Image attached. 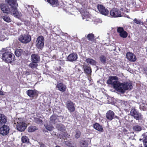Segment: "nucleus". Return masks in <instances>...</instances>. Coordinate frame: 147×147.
<instances>
[{"label": "nucleus", "instance_id": "4", "mask_svg": "<svg viewBox=\"0 0 147 147\" xmlns=\"http://www.w3.org/2000/svg\"><path fill=\"white\" fill-rule=\"evenodd\" d=\"M14 124L16 125L17 129L20 131H24L27 127L26 124L20 119H16L14 121Z\"/></svg>", "mask_w": 147, "mask_h": 147}, {"label": "nucleus", "instance_id": "9", "mask_svg": "<svg viewBox=\"0 0 147 147\" xmlns=\"http://www.w3.org/2000/svg\"><path fill=\"white\" fill-rule=\"evenodd\" d=\"M9 128L7 125H4L0 127V134L3 136L7 135L9 133Z\"/></svg>", "mask_w": 147, "mask_h": 147}, {"label": "nucleus", "instance_id": "15", "mask_svg": "<svg viewBox=\"0 0 147 147\" xmlns=\"http://www.w3.org/2000/svg\"><path fill=\"white\" fill-rule=\"evenodd\" d=\"M56 87L58 88V90L61 92H65L67 89L66 86L64 84L62 83L58 82Z\"/></svg>", "mask_w": 147, "mask_h": 147}, {"label": "nucleus", "instance_id": "53", "mask_svg": "<svg viewBox=\"0 0 147 147\" xmlns=\"http://www.w3.org/2000/svg\"><path fill=\"white\" fill-rule=\"evenodd\" d=\"M60 137V139H61V137Z\"/></svg>", "mask_w": 147, "mask_h": 147}, {"label": "nucleus", "instance_id": "39", "mask_svg": "<svg viewBox=\"0 0 147 147\" xmlns=\"http://www.w3.org/2000/svg\"><path fill=\"white\" fill-rule=\"evenodd\" d=\"M35 121L36 123L38 124H41L42 122V120L39 118H36L35 119Z\"/></svg>", "mask_w": 147, "mask_h": 147}, {"label": "nucleus", "instance_id": "18", "mask_svg": "<svg viewBox=\"0 0 147 147\" xmlns=\"http://www.w3.org/2000/svg\"><path fill=\"white\" fill-rule=\"evenodd\" d=\"M114 113L111 110L108 111L106 114V117L108 120H112L114 118Z\"/></svg>", "mask_w": 147, "mask_h": 147}, {"label": "nucleus", "instance_id": "31", "mask_svg": "<svg viewBox=\"0 0 147 147\" xmlns=\"http://www.w3.org/2000/svg\"><path fill=\"white\" fill-rule=\"evenodd\" d=\"M22 52V51L21 49H17L15 51V54L17 57L20 56Z\"/></svg>", "mask_w": 147, "mask_h": 147}, {"label": "nucleus", "instance_id": "38", "mask_svg": "<svg viewBox=\"0 0 147 147\" xmlns=\"http://www.w3.org/2000/svg\"><path fill=\"white\" fill-rule=\"evenodd\" d=\"M65 144L66 145L71 147H74L73 146V143L71 141H66L65 142Z\"/></svg>", "mask_w": 147, "mask_h": 147}, {"label": "nucleus", "instance_id": "29", "mask_svg": "<svg viewBox=\"0 0 147 147\" xmlns=\"http://www.w3.org/2000/svg\"><path fill=\"white\" fill-rule=\"evenodd\" d=\"M57 119L56 116L52 115L50 117V123L52 124H54Z\"/></svg>", "mask_w": 147, "mask_h": 147}, {"label": "nucleus", "instance_id": "25", "mask_svg": "<svg viewBox=\"0 0 147 147\" xmlns=\"http://www.w3.org/2000/svg\"><path fill=\"white\" fill-rule=\"evenodd\" d=\"M37 63L36 62L32 61L29 64V66L32 69L36 68L38 66Z\"/></svg>", "mask_w": 147, "mask_h": 147}, {"label": "nucleus", "instance_id": "11", "mask_svg": "<svg viewBox=\"0 0 147 147\" xmlns=\"http://www.w3.org/2000/svg\"><path fill=\"white\" fill-rule=\"evenodd\" d=\"M117 32L119 33L120 37L123 38H126L128 35L127 33L125 31L122 27H119L117 30Z\"/></svg>", "mask_w": 147, "mask_h": 147}, {"label": "nucleus", "instance_id": "6", "mask_svg": "<svg viewBox=\"0 0 147 147\" xmlns=\"http://www.w3.org/2000/svg\"><path fill=\"white\" fill-rule=\"evenodd\" d=\"M31 39V36L28 34H25L20 35L19 40L22 42L27 43L30 42Z\"/></svg>", "mask_w": 147, "mask_h": 147}, {"label": "nucleus", "instance_id": "51", "mask_svg": "<svg viewBox=\"0 0 147 147\" xmlns=\"http://www.w3.org/2000/svg\"><path fill=\"white\" fill-rule=\"evenodd\" d=\"M135 7H137V6H135Z\"/></svg>", "mask_w": 147, "mask_h": 147}, {"label": "nucleus", "instance_id": "17", "mask_svg": "<svg viewBox=\"0 0 147 147\" xmlns=\"http://www.w3.org/2000/svg\"><path fill=\"white\" fill-rule=\"evenodd\" d=\"M27 95L30 97H33L36 96L37 92L35 90H29L26 92Z\"/></svg>", "mask_w": 147, "mask_h": 147}, {"label": "nucleus", "instance_id": "32", "mask_svg": "<svg viewBox=\"0 0 147 147\" xmlns=\"http://www.w3.org/2000/svg\"><path fill=\"white\" fill-rule=\"evenodd\" d=\"M37 129L36 127L35 126H30L28 128V131L29 132H33Z\"/></svg>", "mask_w": 147, "mask_h": 147}, {"label": "nucleus", "instance_id": "40", "mask_svg": "<svg viewBox=\"0 0 147 147\" xmlns=\"http://www.w3.org/2000/svg\"><path fill=\"white\" fill-rule=\"evenodd\" d=\"M22 21L24 22L26 26H28L30 24V22L29 21L26 20L25 19H23Z\"/></svg>", "mask_w": 147, "mask_h": 147}, {"label": "nucleus", "instance_id": "36", "mask_svg": "<svg viewBox=\"0 0 147 147\" xmlns=\"http://www.w3.org/2000/svg\"><path fill=\"white\" fill-rule=\"evenodd\" d=\"M81 13L82 15L83 19H84V17L86 18L88 17L89 15V13L87 12L86 11V12H81Z\"/></svg>", "mask_w": 147, "mask_h": 147}, {"label": "nucleus", "instance_id": "30", "mask_svg": "<svg viewBox=\"0 0 147 147\" xmlns=\"http://www.w3.org/2000/svg\"><path fill=\"white\" fill-rule=\"evenodd\" d=\"M133 22L134 23L142 25L144 24L143 22L141 21V20L137 19L136 18H135L133 20Z\"/></svg>", "mask_w": 147, "mask_h": 147}, {"label": "nucleus", "instance_id": "2", "mask_svg": "<svg viewBox=\"0 0 147 147\" xmlns=\"http://www.w3.org/2000/svg\"><path fill=\"white\" fill-rule=\"evenodd\" d=\"M107 83L112 86L117 91L123 93L128 90H131L132 88L131 83L130 82L120 83L118 81V78L116 76H110L107 81Z\"/></svg>", "mask_w": 147, "mask_h": 147}, {"label": "nucleus", "instance_id": "28", "mask_svg": "<svg viewBox=\"0 0 147 147\" xmlns=\"http://www.w3.org/2000/svg\"><path fill=\"white\" fill-rule=\"evenodd\" d=\"M4 20L7 22H10L11 21L10 18L8 16L6 15L3 17Z\"/></svg>", "mask_w": 147, "mask_h": 147}, {"label": "nucleus", "instance_id": "21", "mask_svg": "<svg viewBox=\"0 0 147 147\" xmlns=\"http://www.w3.org/2000/svg\"><path fill=\"white\" fill-rule=\"evenodd\" d=\"M94 127L96 129L100 131H102L103 128L101 125L98 123H96L94 125Z\"/></svg>", "mask_w": 147, "mask_h": 147}, {"label": "nucleus", "instance_id": "35", "mask_svg": "<svg viewBox=\"0 0 147 147\" xmlns=\"http://www.w3.org/2000/svg\"><path fill=\"white\" fill-rule=\"evenodd\" d=\"M88 145V141L86 140H85L82 142L80 145L81 147H87Z\"/></svg>", "mask_w": 147, "mask_h": 147}, {"label": "nucleus", "instance_id": "3", "mask_svg": "<svg viewBox=\"0 0 147 147\" xmlns=\"http://www.w3.org/2000/svg\"><path fill=\"white\" fill-rule=\"evenodd\" d=\"M2 57L3 61L8 63H11L15 59L14 55L8 51L3 53Z\"/></svg>", "mask_w": 147, "mask_h": 147}, {"label": "nucleus", "instance_id": "12", "mask_svg": "<svg viewBox=\"0 0 147 147\" xmlns=\"http://www.w3.org/2000/svg\"><path fill=\"white\" fill-rule=\"evenodd\" d=\"M126 56L127 59L131 61L135 62L136 60L135 55L132 53H127Z\"/></svg>", "mask_w": 147, "mask_h": 147}, {"label": "nucleus", "instance_id": "16", "mask_svg": "<svg viewBox=\"0 0 147 147\" xmlns=\"http://www.w3.org/2000/svg\"><path fill=\"white\" fill-rule=\"evenodd\" d=\"M31 59L32 61L38 63L40 61V59L39 55L38 54H33L31 56Z\"/></svg>", "mask_w": 147, "mask_h": 147}, {"label": "nucleus", "instance_id": "19", "mask_svg": "<svg viewBox=\"0 0 147 147\" xmlns=\"http://www.w3.org/2000/svg\"><path fill=\"white\" fill-rule=\"evenodd\" d=\"M7 118L4 114L0 113V124L4 125L7 122Z\"/></svg>", "mask_w": 147, "mask_h": 147}, {"label": "nucleus", "instance_id": "43", "mask_svg": "<svg viewBox=\"0 0 147 147\" xmlns=\"http://www.w3.org/2000/svg\"><path fill=\"white\" fill-rule=\"evenodd\" d=\"M95 22L97 23H101L102 22V21L99 19H96L95 20Z\"/></svg>", "mask_w": 147, "mask_h": 147}, {"label": "nucleus", "instance_id": "22", "mask_svg": "<svg viewBox=\"0 0 147 147\" xmlns=\"http://www.w3.org/2000/svg\"><path fill=\"white\" fill-rule=\"evenodd\" d=\"M86 61L88 64L92 65H95L96 62L94 60L90 58H88L86 59Z\"/></svg>", "mask_w": 147, "mask_h": 147}, {"label": "nucleus", "instance_id": "14", "mask_svg": "<svg viewBox=\"0 0 147 147\" xmlns=\"http://www.w3.org/2000/svg\"><path fill=\"white\" fill-rule=\"evenodd\" d=\"M78 58V55L77 54L75 53H73L69 55L67 58V61L73 62L76 60Z\"/></svg>", "mask_w": 147, "mask_h": 147}, {"label": "nucleus", "instance_id": "27", "mask_svg": "<svg viewBox=\"0 0 147 147\" xmlns=\"http://www.w3.org/2000/svg\"><path fill=\"white\" fill-rule=\"evenodd\" d=\"M87 37L89 40L93 41L94 38V35L92 33L89 34L88 35Z\"/></svg>", "mask_w": 147, "mask_h": 147}, {"label": "nucleus", "instance_id": "44", "mask_svg": "<svg viewBox=\"0 0 147 147\" xmlns=\"http://www.w3.org/2000/svg\"><path fill=\"white\" fill-rule=\"evenodd\" d=\"M40 147H46L45 145L43 144H40Z\"/></svg>", "mask_w": 147, "mask_h": 147}, {"label": "nucleus", "instance_id": "50", "mask_svg": "<svg viewBox=\"0 0 147 147\" xmlns=\"http://www.w3.org/2000/svg\"><path fill=\"white\" fill-rule=\"evenodd\" d=\"M55 57V56H53V58H54V57Z\"/></svg>", "mask_w": 147, "mask_h": 147}, {"label": "nucleus", "instance_id": "5", "mask_svg": "<svg viewBox=\"0 0 147 147\" xmlns=\"http://www.w3.org/2000/svg\"><path fill=\"white\" fill-rule=\"evenodd\" d=\"M130 114L136 120H142L143 119V116L142 114L135 109H133L131 110Z\"/></svg>", "mask_w": 147, "mask_h": 147}, {"label": "nucleus", "instance_id": "10", "mask_svg": "<svg viewBox=\"0 0 147 147\" xmlns=\"http://www.w3.org/2000/svg\"><path fill=\"white\" fill-rule=\"evenodd\" d=\"M111 15L113 17H117L121 16V11L117 8H113L111 11Z\"/></svg>", "mask_w": 147, "mask_h": 147}, {"label": "nucleus", "instance_id": "37", "mask_svg": "<svg viewBox=\"0 0 147 147\" xmlns=\"http://www.w3.org/2000/svg\"><path fill=\"white\" fill-rule=\"evenodd\" d=\"M81 135V132L78 130H76V134H75V138H79Z\"/></svg>", "mask_w": 147, "mask_h": 147}, {"label": "nucleus", "instance_id": "7", "mask_svg": "<svg viewBox=\"0 0 147 147\" xmlns=\"http://www.w3.org/2000/svg\"><path fill=\"white\" fill-rule=\"evenodd\" d=\"M44 44V38L42 36H39L36 41V45L37 47L40 49H42L43 47Z\"/></svg>", "mask_w": 147, "mask_h": 147}, {"label": "nucleus", "instance_id": "34", "mask_svg": "<svg viewBox=\"0 0 147 147\" xmlns=\"http://www.w3.org/2000/svg\"><path fill=\"white\" fill-rule=\"evenodd\" d=\"M45 126L46 128L49 131H51L54 128V127L51 124L45 125Z\"/></svg>", "mask_w": 147, "mask_h": 147}, {"label": "nucleus", "instance_id": "33", "mask_svg": "<svg viewBox=\"0 0 147 147\" xmlns=\"http://www.w3.org/2000/svg\"><path fill=\"white\" fill-rule=\"evenodd\" d=\"M28 138L26 136H24L22 138V141L23 143H28L29 142Z\"/></svg>", "mask_w": 147, "mask_h": 147}, {"label": "nucleus", "instance_id": "48", "mask_svg": "<svg viewBox=\"0 0 147 147\" xmlns=\"http://www.w3.org/2000/svg\"><path fill=\"white\" fill-rule=\"evenodd\" d=\"M115 118H118V117L117 116H115Z\"/></svg>", "mask_w": 147, "mask_h": 147}, {"label": "nucleus", "instance_id": "23", "mask_svg": "<svg viewBox=\"0 0 147 147\" xmlns=\"http://www.w3.org/2000/svg\"><path fill=\"white\" fill-rule=\"evenodd\" d=\"M133 130L135 131H140L142 130V127L139 125H136L133 127Z\"/></svg>", "mask_w": 147, "mask_h": 147}, {"label": "nucleus", "instance_id": "8", "mask_svg": "<svg viewBox=\"0 0 147 147\" xmlns=\"http://www.w3.org/2000/svg\"><path fill=\"white\" fill-rule=\"evenodd\" d=\"M97 9L100 13L105 16L107 15L109 13L108 10L103 5H97Z\"/></svg>", "mask_w": 147, "mask_h": 147}, {"label": "nucleus", "instance_id": "52", "mask_svg": "<svg viewBox=\"0 0 147 147\" xmlns=\"http://www.w3.org/2000/svg\"><path fill=\"white\" fill-rule=\"evenodd\" d=\"M29 144H28V146H29Z\"/></svg>", "mask_w": 147, "mask_h": 147}, {"label": "nucleus", "instance_id": "13", "mask_svg": "<svg viewBox=\"0 0 147 147\" xmlns=\"http://www.w3.org/2000/svg\"><path fill=\"white\" fill-rule=\"evenodd\" d=\"M66 106L69 111L70 112H73L75 109L74 104L70 101L66 103Z\"/></svg>", "mask_w": 147, "mask_h": 147}, {"label": "nucleus", "instance_id": "54", "mask_svg": "<svg viewBox=\"0 0 147 147\" xmlns=\"http://www.w3.org/2000/svg\"><path fill=\"white\" fill-rule=\"evenodd\" d=\"M59 129L60 130V129ZM60 130H61V129H60Z\"/></svg>", "mask_w": 147, "mask_h": 147}, {"label": "nucleus", "instance_id": "45", "mask_svg": "<svg viewBox=\"0 0 147 147\" xmlns=\"http://www.w3.org/2000/svg\"><path fill=\"white\" fill-rule=\"evenodd\" d=\"M144 72L147 75V68L145 69L144 70Z\"/></svg>", "mask_w": 147, "mask_h": 147}, {"label": "nucleus", "instance_id": "49", "mask_svg": "<svg viewBox=\"0 0 147 147\" xmlns=\"http://www.w3.org/2000/svg\"><path fill=\"white\" fill-rule=\"evenodd\" d=\"M141 140H142V139H140V141H141Z\"/></svg>", "mask_w": 147, "mask_h": 147}, {"label": "nucleus", "instance_id": "46", "mask_svg": "<svg viewBox=\"0 0 147 147\" xmlns=\"http://www.w3.org/2000/svg\"><path fill=\"white\" fill-rule=\"evenodd\" d=\"M0 95H4L3 92L0 90Z\"/></svg>", "mask_w": 147, "mask_h": 147}, {"label": "nucleus", "instance_id": "20", "mask_svg": "<svg viewBox=\"0 0 147 147\" xmlns=\"http://www.w3.org/2000/svg\"><path fill=\"white\" fill-rule=\"evenodd\" d=\"M54 7L57 6L58 5V1L57 0H45Z\"/></svg>", "mask_w": 147, "mask_h": 147}, {"label": "nucleus", "instance_id": "26", "mask_svg": "<svg viewBox=\"0 0 147 147\" xmlns=\"http://www.w3.org/2000/svg\"><path fill=\"white\" fill-rule=\"evenodd\" d=\"M100 61L103 63H105L107 61V58L106 57L103 55H101L100 57Z\"/></svg>", "mask_w": 147, "mask_h": 147}, {"label": "nucleus", "instance_id": "41", "mask_svg": "<svg viewBox=\"0 0 147 147\" xmlns=\"http://www.w3.org/2000/svg\"><path fill=\"white\" fill-rule=\"evenodd\" d=\"M144 143V144L145 147H147V136H146L145 139L143 141Z\"/></svg>", "mask_w": 147, "mask_h": 147}, {"label": "nucleus", "instance_id": "42", "mask_svg": "<svg viewBox=\"0 0 147 147\" xmlns=\"http://www.w3.org/2000/svg\"><path fill=\"white\" fill-rule=\"evenodd\" d=\"M4 35H3V34L2 33V31H0V40H2L3 39H2V38H3Z\"/></svg>", "mask_w": 147, "mask_h": 147}, {"label": "nucleus", "instance_id": "47", "mask_svg": "<svg viewBox=\"0 0 147 147\" xmlns=\"http://www.w3.org/2000/svg\"><path fill=\"white\" fill-rule=\"evenodd\" d=\"M13 123V125H14V126H15V124H14V123Z\"/></svg>", "mask_w": 147, "mask_h": 147}, {"label": "nucleus", "instance_id": "1", "mask_svg": "<svg viewBox=\"0 0 147 147\" xmlns=\"http://www.w3.org/2000/svg\"><path fill=\"white\" fill-rule=\"evenodd\" d=\"M5 2L8 5L4 3L0 4V8L3 12L12 14L18 18H20L22 14L17 10L18 5L16 0H6Z\"/></svg>", "mask_w": 147, "mask_h": 147}, {"label": "nucleus", "instance_id": "24", "mask_svg": "<svg viewBox=\"0 0 147 147\" xmlns=\"http://www.w3.org/2000/svg\"><path fill=\"white\" fill-rule=\"evenodd\" d=\"M84 68L86 73L88 74H91V71L90 67L87 66H84Z\"/></svg>", "mask_w": 147, "mask_h": 147}]
</instances>
